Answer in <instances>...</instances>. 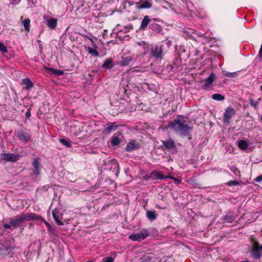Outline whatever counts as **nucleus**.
I'll return each instance as SVG.
<instances>
[{
  "mask_svg": "<svg viewBox=\"0 0 262 262\" xmlns=\"http://www.w3.org/2000/svg\"><path fill=\"white\" fill-rule=\"evenodd\" d=\"M167 126L185 137L188 136L193 129L186 121L180 119L179 116L170 121Z\"/></svg>",
  "mask_w": 262,
  "mask_h": 262,
  "instance_id": "f257e3e1",
  "label": "nucleus"
},
{
  "mask_svg": "<svg viewBox=\"0 0 262 262\" xmlns=\"http://www.w3.org/2000/svg\"><path fill=\"white\" fill-rule=\"evenodd\" d=\"M171 46V41L166 39L150 49V54L157 59H161Z\"/></svg>",
  "mask_w": 262,
  "mask_h": 262,
  "instance_id": "f03ea898",
  "label": "nucleus"
},
{
  "mask_svg": "<svg viewBox=\"0 0 262 262\" xmlns=\"http://www.w3.org/2000/svg\"><path fill=\"white\" fill-rule=\"evenodd\" d=\"M41 216L38 214L34 213H22L20 215H17L11 219L9 224L11 225L13 228H17L21 226L23 223L26 221H30L33 219H39Z\"/></svg>",
  "mask_w": 262,
  "mask_h": 262,
  "instance_id": "7ed1b4c3",
  "label": "nucleus"
},
{
  "mask_svg": "<svg viewBox=\"0 0 262 262\" xmlns=\"http://www.w3.org/2000/svg\"><path fill=\"white\" fill-rule=\"evenodd\" d=\"M15 136L22 142L25 143L32 141L31 134L27 131V129H18L14 132Z\"/></svg>",
  "mask_w": 262,
  "mask_h": 262,
  "instance_id": "20e7f679",
  "label": "nucleus"
},
{
  "mask_svg": "<svg viewBox=\"0 0 262 262\" xmlns=\"http://www.w3.org/2000/svg\"><path fill=\"white\" fill-rule=\"evenodd\" d=\"M148 235V230L142 229L137 233L130 234L129 236V238L134 241H141L147 238Z\"/></svg>",
  "mask_w": 262,
  "mask_h": 262,
  "instance_id": "39448f33",
  "label": "nucleus"
},
{
  "mask_svg": "<svg viewBox=\"0 0 262 262\" xmlns=\"http://www.w3.org/2000/svg\"><path fill=\"white\" fill-rule=\"evenodd\" d=\"M251 253L252 257L255 259H258L262 257V250L260 249V246L257 242H253Z\"/></svg>",
  "mask_w": 262,
  "mask_h": 262,
  "instance_id": "423d86ee",
  "label": "nucleus"
},
{
  "mask_svg": "<svg viewBox=\"0 0 262 262\" xmlns=\"http://www.w3.org/2000/svg\"><path fill=\"white\" fill-rule=\"evenodd\" d=\"M162 145L164 148L169 150H172V153H177L176 144L171 138H169L165 141H162Z\"/></svg>",
  "mask_w": 262,
  "mask_h": 262,
  "instance_id": "0eeeda50",
  "label": "nucleus"
},
{
  "mask_svg": "<svg viewBox=\"0 0 262 262\" xmlns=\"http://www.w3.org/2000/svg\"><path fill=\"white\" fill-rule=\"evenodd\" d=\"M1 158L2 160L7 162H15L19 159V155L13 153H2Z\"/></svg>",
  "mask_w": 262,
  "mask_h": 262,
  "instance_id": "6e6552de",
  "label": "nucleus"
},
{
  "mask_svg": "<svg viewBox=\"0 0 262 262\" xmlns=\"http://www.w3.org/2000/svg\"><path fill=\"white\" fill-rule=\"evenodd\" d=\"M235 110L232 107H228L224 113L223 121L225 123H229L231 118L235 114Z\"/></svg>",
  "mask_w": 262,
  "mask_h": 262,
  "instance_id": "1a4fd4ad",
  "label": "nucleus"
},
{
  "mask_svg": "<svg viewBox=\"0 0 262 262\" xmlns=\"http://www.w3.org/2000/svg\"><path fill=\"white\" fill-rule=\"evenodd\" d=\"M52 215L56 224L59 225H63V223L61 222L62 220V214L60 212L59 209L55 208L52 211Z\"/></svg>",
  "mask_w": 262,
  "mask_h": 262,
  "instance_id": "9d476101",
  "label": "nucleus"
},
{
  "mask_svg": "<svg viewBox=\"0 0 262 262\" xmlns=\"http://www.w3.org/2000/svg\"><path fill=\"white\" fill-rule=\"evenodd\" d=\"M149 28L156 34L160 33L162 31V27L156 22V19H152Z\"/></svg>",
  "mask_w": 262,
  "mask_h": 262,
  "instance_id": "9b49d317",
  "label": "nucleus"
},
{
  "mask_svg": "<svg viewBox=\"0 0 262 262\" xmlns=\"http://www.w3.org/2000/svg\"><path fill=\"white\" fill-rule=\"evenodd\" d=\"M152 21V19H150L148 15L144 16L141 21L139 28L140 30L143 31L147 29L148 25L149 26Z\"/></svg>",
  "mask_w": 262,
  "mask_h": 262,
  "instance_id": "f8f14e48",
  "label": "nucleus"
},
{
  "mask_svg": "<svg viewBox=\"0 0 262 262\" xmlns=\"http://www.w3.org/2000/svg\"><path fill=\"white\" fill-rule=\"evenodd\" d=\"M140 144L138 143H136L135 140H131L127 144L125 147V151H132L134 150L137 149L139 148Z\"/></svg>",
  "mask_w": 262,
  "mask_h": 262,
  "instance_id": "ddd939ff",
  "label": "nucleus"
},
{
  "mask_svg": "<svg viewBox=\"0 0 262 262\" xmlns=\"http://www.w3.org/2000/svg\"><path fill=\"white\" fill-rule=\"evenodd\" d=\"M118 126L115 125L114 123H110L107 124V126L105 127L103 130L102 134L106 135L110 134L113 131L117 129Z\"/></svg>",
  "mask_w": 262,
  "mask_h": 262,
  "instance_id": "4468645a",
  "label": "nucleus"
},
{
  "mask_svg": "<svg viewBox=\"0 0 262 262\" xmlns=\"http://www.w3.org/2000/svg\"><path fill=\"white\" fill-rule=\"evenodd\" d=\"M21 84L23 85L24 89L29 90L34 86L33 83L28 78H26L22 80Z\"/></svg>",
  "mask_w": 262,
  "mask_h": 262,
  "instance_id": "2eb2a0df",
  "label": "nucleus"
},
{
  "mask_svg": "<svg viewBox=\"0 0 262 262\" xmlns=\"http://www.w3.org/2000/svg\"><path fill=\"white\" fill-rule=\"evenodd\" d=\"M40 159L36 158L32 162V165L34 166V173L35 175L37 176L39 174L40 166Z\"/></svg>",
  "mask_w": 262,
  "mask_h": 262,
  "instance_id": "dca6fc26",
  "label": "nucleus"
},
{
  "mask_svg": "<svg viewBox=\"0 0 262 262\" xmlns=\"http://www.w3.org/2000/svg\"><path fill=\"white\" fill-rule=\"evenodd\" d=\"M215 79V75L213 73H211L208 78L205 80V83L203 88L205 90H207L209 86L213 83Z\"/></svg>",
  "mask_w": 262,
  "mask_h": 262,
  "instance_id": "f3484780",
  "label": "nucleus"
},
{
  "mask_svg": "<svg viewBox=\"0 0 262 262\" xmlns=\"http://www.w3.org/2000/svg\"><path fill=\"white\" fill-rule=\"evenodd\" d=\"M57 25V19L52 18L48 19L47 22V26L51 30H55Z\"/></svg>",
  "mask_w": 262,
  "mask_h": 262,
  "instance_id": "a211bd4d",
  "label": "nucleus"
},
{
  "mask_svg": "<svg viewBox=\"0 0 262 262\" xmlns=\"http://www.w3.org/2000/svg\"><path fill=\"white\" fill-rule=\"evenodd\" d=\"M152 177V180H163L166 178V177H164L161 172L157 171L156 170H154L151 172V176Z\"/></svg>",
  "mask_w": 262,
  "mask_h": 262,
  "instance_id": "6ab92c4d",
  "label": "nucleus"
},
{
  "mask_svg": "<svg viewBox=\"0 0 262 262\" xmlns=\"http://www.w3.org/2000/svg\"><path fill=\"white\" fill-rule=\"evenodd\" d=\"M114 66V64L113 63V59L111 58L106 59L103 64L102 65V68L106 69H110Z\"/></svg>",
  "mask_w": 262,
  "mask_h": 262,
  "instance_id": "aec40b11",
  "label": "nucleus"
},
{
  "mask_svg": "<svg viewBox=\"0 0 262 262\" xmlns=\"http://www.w3.org/2000/svg\"><path fill=\"white\" fill-rule=\"evenodd\" d=\"M139 5L138 8L140 9L149 8L152 6L151 0H146L145 1L141 2L139 3Z\"/></svg>",
  "mask_w": 262,
  "mask_h": 262,
  "instance_id": "412c9836",
  "label": "nucleus"
},
{
  "mask_svg": "<svg viewBox=\"0 0 262 262\" xmlns=\"http://www.w3.org/2000/svg\"><path fill=\"white\" fill-rule=\"evenodd\" d=\"M158 214L155 211L147 210L146 211V217L150 221L155 220Z\"/></svg>",
  "mask_w": 262,
  "mask_h": 262,
  "instance_id": "4be33fe9",
  "label": "nucleus"
},
{
  "mask_svg": "<svg viewBox=\"0 0 262 262\" xmlns=\"http://www.w3.org/2000/svg\"><path fill=\"white\" fill-rule=\"evenodd\" d=\"M235 219V217L233 215V213L231 212H229L227 213L226 215L223 217V220L226 221L229 223H231L234 221Z\"/></svg>",
  "mask_w": 262,
  "mask_h": 262,
  "instance_id": "5701e85b",
  "label": "nucleus"
},
{
  "mask_svg": "<svg viewBox=\"0 0 262 262\" xmlns=\"http://www.w3.org/2000/svg\"><path fill=\"white\" fill-rule=\"evenodd\" d=\"M45 68L48 71L52 72V74L56 76H62L64 75L63 71L54 69L53 68H47L46 67Z\"/></svg>",
  "mask_w": 262,
  "mask_h": 262,
  "instance_id": "b1692460",
  "label": "nucleus"
},
{
  "mask_svg": "<svg viewBox=\"0 0 262 262\" xmlns=\"http://www.w3.org/2000/svg\"><path fill=\"white\" fill-rule=\"evenodd\" d=\"M182 62L181 58L179 52L176 55L175 59L172 62V64L175 67H178L179 65L181 64Z\"/></svg>",
  "mask_w": 262,
  "mask_h": 262,
  "instance_id": "393cba45",
  "label": "nucleus"
},
{
  "mask_svg": "<svg viewBox=\"0 0 262 262\" xmlns=\"http://www.w3.org/2000/svg\"><path fill=\"white\" fill-rule=\"evenodd\" d=\"M133 60V57H127L125 58H123L122 60L120 61V64L121 66H127L129 62Z\"/></svg>",
  "mask_w": 262,
  "mask_h": 262,
  "instance_id": "a878e982",
  "label": "nucleus"
},
{
  "mask_svg": "<svg viewBox=\"0 0 262 262\" xmlns=\"http://www.w3.org/2000/svg\"><path fill=\"white\" fill-rule=\"evenodd\" d=\"M238 147L242 150H245L248 148V144L247 141L242 140L238 142Z\"/></svg>",
  "mask_w": 262,
  "mask_h": 262,
  "instance_id": "bb28decb",
  "label": "nucleus"
},
{
  "mask_svg": "<svg viewBox=\"0 0 262 262\" xmlns=\"http://www.w3.org/2000/svg\"><path fill=\"white\" fill-rule=\"evenodd\" d=\"M238 72H224L223 75L226 77L229 78H233L238 76Z\"/></svg>",
  "mask_w": 262,
  "mask_h": 262,
  "instance_id": "cd10ccee",
  "label": "nucleus"
},
{
  "mask_svg": "<svg viewBox=\"0 0 262 262\" xmlns=\"http://www.w3.org/2000/svg\"><path fill=\"white\" fill-rule=\"evenodd\" d=\"M121 140L117 136L112 137L111 143L113 146H118L121 143Z\"/></svg>",
  "mask_w": 262,
  "mask_h": 262,
  "instance_id": "c85d7f7f",
  "label": "nucleus"
},
{
  "mask_svg": "<svg viewBox=\"0 0 262 262\" xmlns=\"http://www.w3.org/2000/svg\"><path fill=\"white\" fill-rule=\"evenodd\" d=\"M87 51L89 54L94 57L98 56L99 55V52L96 50H94L90 47H87Z\"/></svg>",
  "mask_w": 262,
  "mask_h": 262,
  "instance_id": "c756f323",
  "label": "nucleus"
},
{
  "mask_svg": "<svg viewBox=\"0 0 262 262\" xmlns=\"http://www.w3.org/2000/svg\"><path fill=\"white\" fill-rule=\"evenodd\" d=\"M23 26L24 27L25 30L27 32H29L30 20L28 18L25 19L23 21Z\"/></svg>",
  "mask_w": 262,
  "mask_h": 262,
  "instance_id": "7c9ffc66",
  "label": "nucleus"
},
{
  "mask_svg": "<svg viewBox=\"0 0 262 262\" xmlns=\"http://www.w3.org/2000/svg\"><path fill=\"white\" fill-rule=\"evenodd\" d=\"M212 98L215 100L221 101L224 100L225 97L220 94H214L212 95Z\"/></svg>",
  "mask_w": 262,
  "mask_h": 262,
  "instance_id": "2f4dec72",
  "label": "nucleus"
},
{
  "mask_svg": "<svg viewBox=\"0 0 262 262\" xmlns=\"http://www.w3.org/2000/svg\"><path fill=\"white\" fill-rule=\"evenodd\" d=\"M141 259L142 262H152V257L149 255H144Z\"/></svg>",
  "mask_w": 262,
  "mask_h": 262,
  "instance_id": "473e14b6",
  "label": "nucleus"
},
{
  "mask_svg": "<svg viewBox=\"0 0 262 262\" xmlns=\"http://www.w3.org/2000/svg\"><path fill=\"white\" fill-rule=\"evenodd\" d=\"M48 231L50 233L51 235L57 236L58 231L57 229H56L55 228H53L52 226L51 227V228H49Z\"/></svg>",
  "mask_w": 262,
  "mask_h": 262,
  "instance_id": "72a5a7b5",
  "label": "nucleus"
},
{
  "mask_svg": "<svg viewBox=\"0 0 262 262\" xmlns=\"http://www.w3.org/2000/svg\"><path fill=\"white\" fill-rule=\"evenodd\" d=\"M60 142L61 143H62L63 145H64L67 147H71L72 146V145L71 143L67 140L64 139H60Z\"/></svg>",
  "mask_w": 262,
  "mask_h": 262,
  "instance_id": "f704fd0d",
  "label": "nucleus"
},
{
  "mask_svg": "<svg viewBox=\"0 0 262 262\" xmlns=\"http://www.w3.org/2000/svg\"><path fill=\"white\" fill-rule=\"evenodd\" d=\"M241 184V183L236 180H232L228 182L227 185L229 186H236Z\"/></svg>",
  "mask_w": 262,
  "mask_h": 262,
  "instance_id": "c9c22d12",
  "label": "nucleus"
},
{
  "mask_svg": "<svg viewBox=\"0 0 262 262\" xmlns=\"http://www.w3.org/2000/svg\"><path fill=\"white\" fill-rule=\"evenodd\" d=\"M230 170L233 171L236 176L240 177V171L237 168L234 166L231 167Z\"/></svg>",
  "mask_w": 262,
  "mask_h": 262,
  "instance_id": "e433bc0d",
  "label": "nucleus"
},
{
  "mask_svg": "<svg viewBox=\"0 0 262 262\" xmlns=\"http://www.w3.org/2000/svg\"><path fill=\"white\" fill-rule=\"evenodd\" d=\"M0 51L3 53H7L8 52V50L7 47L5 46V45L0 41Z\"/></svg>",
  "mask_w": 262,
  "mask_h": 262,
  "instance_id": "4c0bfd02",
  "label": "nucleus"
},
{
  "mask_svg": "<svg viewBox=\"0 0 262 262\" xmlns=\"http://www.w3.org/2000/svg\"><path fill=\"white\" fill-rule=\"evenodd\" d=\"M249 103L251 106L256 108L258 105V102H255L252 98H250L249 99Z\"/></svg>",
  "mask_w": 262,
  "mask_h": 262,
  "instance_id": "58836bf2",
  "label": "nucleus"
},
{
  "mask_svg": "<svg viewBox=\"0 0 262 262\" xmlns=\"http://www.w3.org/2000/svg\"><path fill=\"white\" fill-rule=\"evenodd\" d=\"M114 258L111 256L105 257L103 258L102 262H113Z\"/></svg>",
  "mask_w": 262,
  "mask_h": 262,
  "instance_id": "ea45409f",
  "label": "nucleus"
},
{
  "mask_svg": "<svg viewBox=\"0 0 262 262\" xmlns=\"http://www.w3.org/2000/svg\"><path fill=\"white\" fill-rule=\"evenodd\" d=\"M33 220H41V221L43 222L47 226L48 229L49 228H51V227L52 226L49 223L46 222L45 220L41 216V218L39 219H33Z\"/></svg>",
  "mask_w": 262,
  "mask_h": 262,
  "instance_id": "a19ab883",
  "label": "nucleus"
},
{
  "mask_svg": "<svg viewBox=\"0 0 262 262\" xmlns=\"http://www.w3.org/2000/svg\"><path fill=\"white\" fill-rule=\"evenodd\" d=\"M166 178H169L170 179H172V180H174L177 184H180V183H181V180L178 179H177L175 177H172V176H166Z\"/></svg>",
  "mask_w": 262,
  "mask_h": 262,
  "instance_id": "79ce46f5",
  "label": "nucleus"
},
{
  "mask_svg": "<svg viewBox=\"0 0 262 262\" xmlns=\"http://www.w3.org/2000/svg\"><path fill=\"white\" fill-rule=\"evenodd\" d=\"M174 67L173 66V64L172 63L168 64L166 67V69L167 71H168L169 72H170L173 70Z\"/></svg>",
  "mask_w": 262,
  "mask_h": 262,
  "instance_id": "37998d69",
  "label": "nucleus"
},
{
  "mask_svg": "<svg viewBox=\"0 0 262 262\" xmlns=\"http://www.w3.org/2000/svg\"><path fill=\"white\" fill-rule=\"evenodd\" d=\"M150 176H151V173L150 174H147L144 176L143 180L147 181L149 180L150 179H152V177H150Z\"/></svg>",
  "mask_w": 262,
  "mask_h": 262,
  "instance_id": "c03bdc74",
  "label": "nucleus"
},
{
  "mask_svg": "<svg viewBox=\"0 0 262 262\" xmlns=\"http://www.w3.org/2000/svg\"><path fill=\"white\" fill-rule=\"evenodd\" d=\"M31 116V108H29L27 112L26 113V117L29 119Z\"/></svg>",
  "mask_w": 262,
  "mask_h": 262,
  "instance_id": "a18cd8bd",
  "label": "nucleus"
},
{
  "mask_svg": "<svg viewBox=\"0 0 262 262\" xmlns=\"http://www.w3.org/2000/svg\"><path fill=\"white\" fill-rule=\"evenodd\" d=\"M3 227L4 228L8 229H11V227H12V226H11V225L10 224H5L3 225Z\"/></svg>",
  "mask_w": 262,
  "mask_h": 262,
  "instance_id": "49530a36",
  "label": "nucleus"
},
{
  "mask_svg": "<svg viewBox=\"0 0 262 262\" xmlns=\"http://www.w3.org/2000/svg\"><path fill=\"white\" fill-rule=\"evenodd\" d=\"M254 180H255V181H256L257 182H259L262 181V175H260V176H259L257 177L254 179Z\"/></svg>",
  "mask_w": 262,
  "mask_h": 262,
  "instance_id": "de8ad7c7",
  "label": "nucleus"
},
{
  "mask_svg": "<svg viewBox=\"0 0 262 262\" xmlns=\"http://www.w3.org/2000/svg\"><path fill=\"white\" fill-rule=\"evenodd\" d=\"M82 36L84 37H86L88 39H89V40L92 41V39L91 38V37H90V36H88L86 34H82Z\"/></svg>",
  "mask_w": 262,
  "mask_h": 262,
  "instance_id": "09e8293b",
  "label": "nucleus"
},
{
  "mask_svg": "<svg viewBox=\"0 0 262 262\" xmlns=\"http://www.w3.org/2000/svg\"><path fill=\"white\" fill-rule=\"evenodd\" d=\"M125 28H127V29H133V26L132 25H128L127 26H126L125 27Z\"/></svg>",
  "mask_w": 262,
  "mask_h": 262,
  "instance_id": "8fccbe9b",
  "label": "nucleus"
},
{
  "mask_svg": "<svg viewBox=\"0 0 262 262\" xmlns=\"http://www.w3.org/2000/svg\"><path fill=\"white\" fill-rule=\"evenodd\" d=\"M20 0H12L13 2L14 3H18L20 2Z\"/></svg>",
  "mask_w": 262,
  "mask_h": 262,
  "instance_id": "3c124183",
  "label": "nucleus"
},
{
  "mask_svg": "<svg viewBox=\"0 0 262 262\" xmlns=\"http://www.w3.org/2000/svg\"><path fill=\"white\" fill-rule=\"evenodd\" d=\"M241 262H251V261H249V260H246L242 261H241Z\"/></svg>",
  "mask_w": 262,
  "mask_h": 262,
  "instance_id": "603ef678",
  "label": "nucleus"
},
{
  "mask_svg": "<svg viewBox=\"0 0 262 262\" xmlns=\"http://www.w3.org/2000/svg\"><path fill=\"white\" fill-rule=\"evenodd\" d=\"M156 207L158 208H160V209L161 208L160 206H159V205H156Z\"/></svg>",
  "mask_w": 262,
  "mask_h": 262,
  "instance_id": "864d4df0",
  "label": "nucleus"
},
{
  "mask_svg": "<svg viewBox=\"0 0 262 262\" xmlns=\"http://www.w3.org/2000/svg\"><path fill=\"white\" fill-rule=\"evenodd\" d=\"M182 51H183V52H185V49H183Z\"/></svg>",
  "mask_w": 262,
  "mask_h": 262,
  "instance_id": "5fc2aeb1",
  "label": "nucleus"
},
{
  "mask_svg": "<svg viewBox=\"0 0 262 262\" xmlns=\"http://www.w3.org/2000/svg\"><path fill=\"white\" fill-rule=\"evenodd\" d=\"M261 90L262 91V85L260 86Z\"/></svg>",
  "mask_w": 262,
  "mask_h": 262,
  "instance_id": "6e6d98bb",
  "label": "nucleus"
},
{
  "mask_svg": "<svg viewBox=\"0 0 262 262\" xmlns=\"http://www.w3.org/2000/svg\"><path fill=\"white\" fill-rule=\"evenodd\" d=\"M261 121H262V117H261Z\"/></svg>",
  "mask_w": 262,
  "mask_h": 262,
  "instance_id": "4d7b16f0",
  "label": "nucleus"
}]
</instances>
